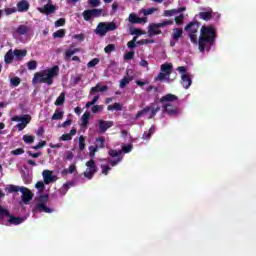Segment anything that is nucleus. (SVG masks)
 <instances>
[{
    "label": "nucleus",
    "mask_w": 256,
    "mask_h": 256,
    "mask_svg": "<svg viewBox=\"0 0 256 256\" xmlns=\"http://www.w3.org/2000/svg\"><path fill=\"white\" fill-rule=\"evenodd\" d=\"M100 61L101 60L99 58H94L88 62L87 67H89V68L95 67L96 65H99Z\"/></svg>",
    "instance_id": "47"
},
{
    "label": "nucleus",
    "mask_w": 256,
    "mask_h": 256,
    "mask_svg": "<svg viewBox=\"0 0 256 256\" xmlns=\"http://www.w3.org/2000/svg\"><path fill=\"white\" fill-rule=\"evenodd\" d=\"M91 7H99L101 5V0H88Z\"/></svg>",
    "instance_id": "60"
},
{
    "label": "nucleus",
    "mask_w": 256,
    "mask_h": 256,
    "mask_svg": "<svg viewBox=\"0 0 256 256\" xmlns=\"http://www.w3.org/2000/svg\"><path fill=\"white\" fill-rule=\"evenodd\" d=\"M78 141H79V150L84 151V149H85V137L80 136Z\"/></svg>",
    "instance_id": "50"
},
{
    "label": "nucleus",
    "mask_w": 256,
    "mask_h": 256,
    "mask_svg": "<svg viewBox=\"0 0 256 256\" xmlns=\"http://www.w3.org/2000/svg\"><path fill=\"white\" fill-rule=\"evenodd\" d=\"M108 111H122L123 110V106L120 103H114L113 105H109L107 107Z\"/></svg>",
    "instance_id": "35"
},
{
    "label": "nucleus",
    "mask_w": 256,
    "mask_h": 256,
    "mask_svg": "<svg viewBox=\"0 0 256 256\" xmlns=\"http://www.w3.org/2000/svg\"><path fill=\"white\" fill-rule=\"evenodd\" d=\"M4 13L6 15H13V13H17V8H5Z\"/></svg>",
    "instance_id": "61"
},
{
    "label": "nucleus",
    "mask_w": 256,
    "mask_h": 256,
    "mask_svg": "<svg viewBox=\"0 0 256 256\" xmlns=\"http://www.w3.org/2000/svg\"><path fill=\"white\" fill-rule=\"evenodd\" d=\"M99 133H105L108 129L113 127V121L98 120Z\"/></svg>",
    "instance_id": "12"
},
{
    "label": "nucleus",
    "mask_w": 256,
    "mask_h": 256,
    "mask_svg": "<svg viewBox=\"0 0 256 256\" xmlns=\"http://www.w3.org/2000/svg\"><path fill=\"white\" fill-rule=\"evenodd\" d=\"M115 29H117V24H115V22H100L97 25L95 33L100 37H105L108 31H115Z\"/></svg>",
    "instance_id": "5"
},
{
    "label": "nucleus",
    "mask_w": 256,
    "mask_h": 256,
    "mask_svg": "<svg viewBox=\"0 0 256 256\" xmlns=\"http://www.w3.org/2000/svg\"><path fill=\"white\" fill-rule=\"evenodd\" d=\"M39 13L42 15H53L57 11V7L53 4H45L44 7L38 8Z\"/></svg>",
    "instance_id": "10"
},
{
    "label": "nucleus",
    "mask_w": 256,
    "mask_h": 256,
    "mask_svg": "<svg viewBox=\"0 0 256 256\" xmlns=\"http://www.w3.org/2000/svg\"><path fill=\"white\" fill-rule=\"evenodd\" d=\"M46 145H47V141L42 140L36 146H33L32 149H34L35 151H38V149H43V147H45Z\"/></svg>",
    "instance_id": "48"
},
{
    "label": "nucleus",
    "mask_w": 256,
    "mask_h": 256,
    "mask_svg": "<svg viewBox=\"0 0 256 256\" xmlns=\"http://www.w3.org/2000/svg\"><path fill=\"white\" fill-rule=\"evenodd\" d=\"M163 31H161V27L158 23H152L148 26V35L149 37H153L155 35H161Z\"/></svg>",
    "instance_id": "11"
},
{
    "label": "nucleus",
    "mask_w": 256,
    "mask_h": 256,
    "mask_svg": "<svg viewBox=\"0 0 256 256\" xmlns=\"http://www.w3.org/2000/svg\"><path fill=\"white\" fill-rule=\"evenodd\" d=\"M199 27H201V22L192 21L184 28V31L188 33V37L193 45H197L198 43L197 33L199 31Z\"/></svg>",
    "instance_id": "4"
},
{
    "label": "nucleus",
    "mask_w": 256,
    "mask_h": 256,
    "mask_svg": "<svg viewBox=\"0 0 256 256\" xmlns=\"http://www.w3.org/2000/svg\"><path fill=\"white\" fill-rule=\"evenodd\" d=\"M75 169H77V167L75 166V164H72L69 166V169H65L64 170V173H70V174H73L75 173Z\"/></svg>",
    "instance_id": "64"
},
{
    "label": "nucleus",
    "mask_w": 256,
    "mask_h": 256,
    "mask_svg": "<svg viewBox=\"0 0 256 256\" xmlns=\"http://www.w3.org/2000/svg\"><path fill=\"white\" fill-rule=\"evenodd\" d=\"M175 22L173 21V20H164V21H162V22H160V23H158V26L160 27V29L162 28V27H167V26H169V25H173Z\"/></svg>",
    "instance_id": "43"
},
{
    "label": "nucleus",
    "mask_w": 256,
    "mask_h": 256,
    "mask_svg": "<svg viewBox=\"0 0 256 256\" xmlns=\"http://www.w3.org/2000/svg\"><path fill=\"white\" fill-rule=\"evenodd\" d=\"M42 176H43L45 185H49V183H52V181H53V172L52 171L44 170L42 172Z\"/></svg>",
    "instance_id": "18"
},
{
    "label": "nucleus",
    "mask_w": 256,
    "mask_h": 256,
    "mask_svg": "<svg viewBox=\"0 0 256 256\" xmlns=\"http://www.w3.org/2000/svg\"><path fill=\"white\" fill-rule=\"evenodd\" d=\"M86 167L87 169L84 172V177H86V179H93L94 175L98 171L97 165L95 164V160L90 159L89 161H87Z\"/></svg>",
    "instance_id": "7"
},
{
    "label": "nucleus",
    "mask_w": 256,
    "mask_h": 256,
    "mask_svg": "<svg viewBox=\"0 0 256 256\" xmlns=\"http://www.w3.org/2000/svg\"><path fill=\"white\" fill-rule=\"evenodd\" d=\"M91 117V113L85 112L82 115V127H87L89 125V118Z\"/></svg>",
    "instance_id": "37"
},
{
    "label": "nucleus",
    "mask_w": 256,
    "mask_h": 256,
    "mask_svg": "<svg viewBox=\"0 0 256 256\" xmlns=\"http://www.w3.org/2000/svg\"><path fill=\"white\" fill-rule=\"evenodd\" d=\"M29 1L27 0H21L20 2L17 3V9L16 11H19V13H25L29 11Z\"/></svg>",
    "instance_id": "16"
},
{
    "label": "nucleus",
    "mask_w": 256,
    "mask_h": 256,
    "mask_svg": "<svg viewBox=\"0 0 256 256\" xmlns=\"http://www.w3.org/2000/svg\"><path fill=\"white\" fill-rule=\"evenodd\" d=\"M66 23L65 18H60L55 21V27H63Z\"/></svg>",
    "instance_id": "59"
},
{
    "label": "nucleus",
    "mask_w": 256,
    "mask_h": 256,
    "mask_svg": "<svg viewBox=\"0 0 256 256\" xmlns=\"http://www.w3.org/2000/svg\"><path fill=\"white\" fill-rule=\"evenodd\" d=\"M31 31V28L27 25H19L16 29L18 35H27Z\"/></svg>",
    "instance_id": "26"
},
{
    "label": "nucleus",
    "mask_w": 256,
    "mask_h": 256,
    "mask_svg": "<svg viewBox=\"0 0 256 256\" xmlns=\"http://www.w3.org/2000/svg\"><path fill=\"white\" fill-rule=\"evenodd\" d=\"M22 140L26 145H31L32 143H35V136L26 134L22 137Z\"/></svg>",
    "instance_id": "34"
},
{
    "label": "nucleus",
    "mask_w": 256,
    "mask_h": 256,
    "mask_svg": "<svg viewBox=\"0 0 256 256\" xmlns=\"http://www.w3.org/2000/svg\"><path fill=\"white\" fill-rule=\"evenodd\" d=\"M65 97H66L65 92H61L59 97L56 99L54 105H56V107H61V105L65 103Z\"/></svg>",
    "instance_id": "28"
},
{
    "label": "nucleus",
    "mask_w": 256,
    "mask_h": 256,
    "mask_svg": "<svg viewBox=\"0 0 256 256\" xmlns=\"http://www.w3.org/2000/svg\"><path fill=\"white\" fill-rule=\"evenodd\" d=\"M108 90L109 87L107 85L101 86L100 84H96V86L90 89L89 97H91V95H95V93H104V91Z\"/></svg>",
    "instance_id": "14"
},
{
    "label": "nucleus",
    "mask_w": 256,
    "mask_h": 256,
    "mask_svg": "<svg viewBox=\"0 0 256 256\" xmlns=\"http://www.w3.org/2000/svg\"><path fill=\"white\" fill-rule=\"evenodd\" d=\"M159 11L158 8H148V9H142V13L145 17H147V15H153V13Z\"/></svg>",
    "instance_id": "39"
},
{
    "label": "nucleus",
    "mask_w": 256,
    "mask_h": 256,
    "mask_svg": "<svg viewBox=\"0 0 256 256\" xmlns=\"http://www.w3.org/2000/svg\"><path fill=\"white\" fill-rule=\"evenodd\" d=\"M121 153H122L121 151L111 149L109 150L108 155H110V157L115 158V157H121Z\"/></svg>",
    "instance_id": "49"
},
{
    "label": "nucleus",
    "mask_w": 256,
    "mask_h": 256,
    "mask_svg": "<svg viewBox=\"0 0 256 256\" xmlns=\"http://www.w3.org/2000/svg\"><path fill=\"white\" fill-rule=\"evenodd\" d=\"M183 37V29L181 28H173L171 39L172 41L179 42V40Z\"/></svg>",
    "instance_id": "17"
},
{
    "label": "nucleus",
    "mask_w": 256,
    "mask_h": 256,
    "mask_svg": "<svg viewBox=\"0 0 256 256\" xmlns=\"http://www.w3.org/2000/svg\"><path fill=\"white\" fill-rule=\"evenodd\" d=\"M20 193H22V202L27 205L33 199V192L29 190V188L22 186L20 189Z\"/></svg>",
    "instance_id": "9"
},
{
    "label": "nucleus",
    "mask_w": 256,
    "mask_h": 256,
    "mask_svg": "<svg viewBox=\"0 0 256 256\" xmlns=\"http://www.w3.org/2000/svg\"><path fill=\"white\" fill-rule=\"evenodd\" d=\"M14 55L16 56V59H23V57H27V50H14Z\"/></svg>",
    "instance_id": "33"
},
{
    "label": "nucleus",
    "mask_w": 256,
    "mask_h": 256,
    "mask_svg": "<svg viewBox=\"0 0 256 256\" xmlns=\"http://www.w3.org/2000/svg\"><path fill=\"white\" fill-rule=\"evenodd\" d=\"M104 109V106L103 105H92V108H91V112L93 114H97V113H100V111H103Z\"/></svg>",
    "instance_id": "42"
},
{
    "label": "nucleus",
    "mask_w": 256,
    "mask_h": 256,
    "mask_svg": "<svg viewBox=\"0 0 256 256\" xmlns=\"http://www.w3.org/2000/svg\"><path fill=\"white\" fill-rule=\"evenodd\" d=\"M150 119H153V117H155V115H157V113H159V111H161V107L157 106L156 108H153L150 110Z\"/></svg>",
    "instance_id": "54"
},
{
    "label": "nucleus",
    "mask_w": 256,
    "mask_h": 256,
    "mask_svg": "<svg viewBox=\"0 0 256 256\" xmlns=\"http://www.w3.org/2000/svg\"><path fill=\"white\" fill-rule=\"evenodd\" d=\"M217 41V29L212 25H203L200 29V36L197 42L198 49L201 53L211 51Z\"/></svg>",
    "instance_id": "1"
},
{
    "label": "nucleus",
    "mask_w": 256,
    "mask_h": 256,
    "mask_svg": "<svg viewBox=\"0 0 256 256\" xmlns=\"http://www.w3.org/2000/svg\"><path fill=\"white\" fill-rule=\"evenodd\" d=\"M105 53H112V51H115V44H108L104 48Z\"/></svg>",
    "instance_id": "58"
},
{
    "label": "nucleus",
    "mask_w": 256,
    "mask_h": 256,
    "mask_svg": "<svg viewBox=\"0 0 256 256\" xmlns=\"http://www.w3.org/2000/svg\"><path fill=\"white\" fill-rule=\"evenodd\" d=\"M199 17L203 21H211V19H213V14L211 12H200Z\"/></svg>",
    "instance_id": "30"
},
{
    "label": "nucleus",
    "mask_w": 256,
    "mask_h": 256,
    "mask_svg": "<svg viewBox=\"0 0 256 256\" xmlns=\"http://www.w3.org/2000/svg\"><path fill=\"white\" fill-rule=\"evenodd\" d=\"M131 81H133V79L131 77H124L120 81V88L125 89V87H127V85H129V83H131Z\"/></svg>",
    "instance_id": "38"
},
{
    "label": "nucleus",
    "mask_w": 256,
    "mask_h": 256,
    "mask_svg": "<svg viewBox=\"0 0 256 256\" xmlns=\"http://www.w3.org/2000/svg\"><path fill=\"white\" fill-rule=\"evenodd\" d=\"M11 121L18 123L16 125L18 131H23V129H25V127H27V125L31 123V115L29 114H24L21 116L16 115L11 118Z\"/></svg>",
    "instance_id": "6"
},
{
    "label": "nucleus",
    "mask_w": 256,
    "mask_h": 256,
    "mask_svg": "<svg viewBox=\"0 0 256 256\" xmlns=\"http://www.w3.org/2000/svg\"><path fill=\"white\" fill-rule=\"evenodd\" d=\"M35 210L40 213H53V208L47 207V204H36Z\"/></svg>",
    "instance_id": "19"
},
{
    "label": "nucleus",
    "mask_w": 256,
    "mask_h": 256,
    "mask_svg": "<svg viewBox=\"0 0 256 256\" xmlns=\"http://www.w3.org/2000/svg\"><path fill=\"white\" fill-rule=\"evenodd\" d=\"M77 135V129L73 128L70 130V133L63 134L61 136L62 141H71L73 139V136Z\"/></svg>",
    "instance_id": "22"
},
{
    "label": "nucleus",
    "mask_w": 256,
    "mask_h": 256,
    "mask_svg": "<svg viewBox=\"0 0 256 256\" xmlns=\"http://www.w3.org/2000/svg\"><path fill=\"white\" fill-rule=\"evenodd\" d=\"M128 21L132 25H137L140 23H147V18H139V16H137L136 14L131 13L128 17Z\"/></svg>",
    "instance_id": "13"
},
{
    "label": "nucleus",
    "mask_w": 256,
    "mask_h": 256,
    "mask_svg": "<svg viewBox=\"0 0 256 256\" xmlns=\"http://www.w3.org/2000/svg\"><path fill=\"white\" fill-rule=\"evenodd\" d=\"M183 19H185V16L183 14H180L179 16H176L174 21L176 25H183Z\"/></svg>",
    "instance_id": "52"
},
{
    "label": "nucleus",
    "mask_w": 256,
    "mask_h": 256,
    "mask_svg": "<svg viewBox=\"0 0 256 256\" xmlns=\"http://www.w3.org/2000/svg\"><path fill=\"white\" fill-rule=\"evenodd\" d=\"M151 109H153V106H146L144 107L142 110L138 111L135 119H141V117H144V115H147L149 111H151Z\"/></svg>",
    "instance_id": "24"
},
{
    "label": "nucleus",
    "mask_w": 256,
    "mask_h": 256,
    "mask_svg": "<svg viewBox=\"0 0 256 256\" xmlns=\"http://www.w3.org/2000/svg\"><path fill=\"white\" fill-rule=\"evenodd\" d=\"M65 33H66L65 29H59L56 32H54L52 35L54 39H63V37H65Z\"/></svg>",
    "instance_id": "36"
},
{
    "label": "nucleus",
    "mask_w": 256,
    "mask_h": 256,
    "mask_svg": "<svg viewBox=\"0 0 256 256\" xmlns=\"http://www.w3.org/2000/svg\"><path fill=\"white\" fill-rule=\"evenodd\" d=\"M0 217H11V213L9 210L3 208V206H0Z\"/></svg>",
    "instance_id": "46"
},
{
    "label": "nucleus",
    "mask_w": 256,
    "mask_h": 256,
    "mask_svg": "<svg viewBox=\"0 0 256 256\" xmlns=\"http://www.w3.org/2000/svg\"><path fill=\"white\" fill-rule=\"evenodd\" d=\"M123 153H131L133 151V144H128L122 147Z\"/></svg>",
    "instance_id": "57"
},
{
    "label": "nucleus",
    "mask_w": 256,
    "mask_h": 256,
    "mask_svg": "<svg viewBox=\"0 0 256 256\" xmlns=\"http://www.w3.org/2000/svg\"><path fill=\"white\" fill-rule=\"evenodd\" d=\"M101 13H103L101 9H88L83 11L82 17L84 21H91L93 17H101Z\"/></svg>",
    "instance_id": "8"
},
{
    "label": "nucleus",
    "mask_w": 256,
    "mask_h": 256,
    "mask_svg": "<svg viewBox=\"0 0 256 256\" xmlns=\"http://www.w3.org/2000/svg\"><path fill=\"white\" fill-rule=\"evenodd\" d=\"M102 173L103 175H109V171H111V167H109L108 165H102Z\"/></svg>",
    "instance_id": "63"
},
{
    "label": "nucleus",
    "mask_w": 256,
    "mask_h": 256,
    "mask_svg": "<svg viewBox=\"0 0 256 256\" xmlns=\"http://www.w3.org/2000/svg\"><path fill=\"white\" fill-rule=\"evenodd\" d=\"M81 50L79 48H74L72 49H68L65 51L64 54V59L65 61H69V59H71V57H73V55H75V53H79Z\"/></svg>",
    "instance_id": "23"
},
{
    "label": "nucleus",
    "mask_w": 256,
    "mask_h": 256,
    "mask_svg": "<svg viewBox=\"0 0 256 256\" xmlns=\"http://www.w3.org/2000/svg\"><path fill=\"white\" fill-rule=\"evenodd\" d=\"M89 151V156L93 159V157H95V153L99 151V148H97V146H90Z\"/></svg>",
    "instance_id": "53"
},
{
    "label": "nucleus",
    "mask_w": 256,
    "mask_h": 256,
    "mask_svg": "<svg viewBox=\"0 0 256 256\" xmlns=\"http://www.w3.org/2000/svg\"><path fill=\"white\" fill-rule=\"evenodd\" d=\"M63 115H65V112L59 110V108H57L54 112V114L52 115V121H61V119H63Z\"/></svg>",
    "instance_id": "27"
},
{
    "label": "nucleus",
    "mask_w": 256,
    "mask_h": 256,
    "mask_svg": "<svg viewBox=\"0 0 256 256\" xmlns=\"http://www.w3.org/2000/svg\"><path fill=\"white\" fill-rule=\"evenodd\" d=\"M13 59H15V52L9 50L4 56V61L7 65H10V63H13Z\"/></svg>",
    "instance_id": "25"
},
{
    "label": "nucleus",
    "mask_w": 256,
    "mask_h": 256,
    "mask_svg": "<svg viewBox=\"0 0 256 256\" xmlns=\"http://www.w3.org/2000/svg\"><path fill=\"white\" fill-rule=\"evenodd\" d=\"M10 85H12V87H19V85H21V78L19 77H14L10 79Z\"/></svg>",
    "instance_id": "41"
},
{
    "label": "nucleus",
    "mask_w": 256,
    "mask_h": 256,
    "mask_svg": "<svg viewBox=\"0 0 256 256\" xmlns=\"http://www.w3.org/2000/svg\"><path fill=\"white\" fill-rule=\"evenodd\" d=\"M193 81L191 80V76L189 74L181 75V85L184 89H189L191 87Z\"/></svg>",
    "instance_id": "15"
},
{
    "label": "nucleus",
    "mask_w": 256,
    "mask_h": 256,
    "mask_svg": "<svg viewBox=\"0 0 256 256\" xmlns=\"http://www.w3.org/2000/svg\"><path fill=\"white\" fill-rule=\"evenodd\" d=\"M49 203V194L40 195L37 205H47Z\"/></svg>",
    "instance_id": "29"
},
{
    "label": "nucleus",
    "mask_w": 256,
    "mask_h": 256,
    "mask_svg": "<svg viewBox=\"0 0 256 256\" xmlns=\"http://www.w3.org/2000/svg\"><path fill=\"white\" fill-rule=\"evenodd\" d=\"M179 101V97L175 94H166L160 98V103H162L163 113H167L170 117H177L179 115V108L173 106L171 103Z\"/></svg>",
    "instance_id": "3"
},
{
    "label": "nucleus",
    "mask_w": 256,
    "mask_h": 256,
    "mask_svg": "<svg viewBox=\"0 0 256 256\" xmlns=\"http://www.w3.org/2000/svg\"><path fill=\"white\" fill-rule=\"evenodd\" d=\"M162 73H165V75H171V73L173 72V65L172 64H169V63H165V64H162L161 67H160Z\"/></svg>",
    "instance_id": "21"
},
{
    "label": "nucleus",
    "mask_w": 256,
    "mask_h": 256,
    "mask_svg": "<svg viewBox=\"0 0 256 256\" xmlns=\"http://www.w3.org/2000/svg\"><path fill=\"white\" fill-rule=\"evenodd\" d=\"M176 13H177L176 9L165 10L163 15H164V17H173V15H176Z\"/></svg>",
    "instance_id": "51"
},
{
    "label": "nucleus",
    "mask_w": 256,
    "mask_h": 256,
    "mask_svg": "<svg viewBox=\"0 0 256 256\" xmlns=\"http://www.w3.org/2000/svg\"><path fill=\"white\" fill-rule=\"evenodd\" d=\"M144 32L143 30L139 29V28H134L132 31H131V35H137L138 37L143 35Z\"/></svg>",
    "instance_id": "62"
},
{
    "label": "nucleus",
    "mask_w": 256,
    "mask_h": 256,
    "mask_svg": "<svg viewBox=\"0 0 256 256\" xmlns=\"http://www.w3.org/2000/svg\"><path fill=\"white\" fill-rule=\"evenodd\" d=\"M97 149H104L105 148V137L101 136L96 138V145Z\"/></svg>",
    "instance_id": "32"
},
{
    "label": "nucleus",
    "mask_w": 256,
    "mask_h": 256,
    "mask_svg": "<svg viewBox=\"0 0 256 256\" xmlns=\"http://www.w3.org/2000/svg\"><path fill=\"white\" fill-rule=\"evenodd\" d=\"M57 75H59V66L55 65L47 70L36 72L32 79V83H34V85L37 83H47V85H51L53 83V79H55Z\"/></svg>",
    "instance_id": "2"
},
{
    "label": "nucleus",
    "mask_w": 256,
    "mask_h": 256,
    "mask_svg": "<svg viewBox=\"0 0 256 256\" xmlns=\"http://www.w3.org/2000/svg\"><path fill=\"white\" fill-rule=\"evenodd\" d=\"M156 131V127L155 125H152L149 129V131H145L143 133L142 139H149L150 137H152L153 133H155Z\"/></svg>",
    "instance_id": "31"
},
{
    "label": "nucleus",
    "mask_w": 256,
    "mask_h": 256,
    "mask_svg": "<svg viewBox=\"0 0 256 256\" xmlns=\"http://www.w3.org/2000/svg\"><path fill=\"white\" fill-rule=\"evenodd\" d=\"M7 191H8V193H17V192L21 191V187L15 186V185H10L7 188Z\"/></svg>",
    "instance_id": "44"
},
{
    "label": "nucleus",
    "mask_w": 256,
    "mask_h": 256,
    "mask_svg": "<svg viewBox=\"0 0 256 256\" xmlns=\"http://www.w3.org/2000/svg\"><path fill=\"white\" fill-rule=\"evenodd\" d=\"M100 96L96 95L94 96V98L92 99V101H88L85 105L86 109H89V107H93V105L97 104V101H99Z\"/></svg>",
    "instance_id": "40"
},
{
    "label": "nucleus",
    "mask_w": 256,
    "mask_h": 256,
    "mask_svg": "<svg viewBox=\"0 0 256 256\" xmlns=\"http://www.w3.org/2000/svg\"><path fill=\"white\" fill-rule=\"evenodd\" d=\"M27 67L30 71H35L37 69V61L31 60L27 63Z\"/></svg>",
    "instance_id": "45"
},
{
    "label": "nucleus",
    "mask_w": 256,
    "mask_h": 256,
    "mask_svg": "<svg viewBox=\"0 0 256 256\" xmlns=\"http://www.w3.org/2000/svg\"><path fill=\"white\" fill-rule=\"evenodd\" d=\"M135 43H137V37H134L131 41H129L128 43H127V47L129 48V49H135V47H136V44Z\"/></svg>",
    "instance_id": "56"
},
{
    "label": "nucleus",
    "mask_w": 256,
    "mask_h": 256,
    "mask_svg": "<svg viewBox=\"0 0 256 256\" xmlns=\"http://www.w3.org/2000/svg\"><path fill=\"white\" fill-rule=\"evenodd\" d=\"M23 153H25V149H23V148H17L15 150L11 151V155H15V156L23 155Z\"/></svg>",
    "instance_id": "55"
},
{
    "label": "nucleus",
    "mask_w": 256,
    "mask_h": 256,
    "mask_svg": "<svg viewBox=\"0 0 256 256\" xmlns=\"http://www.w3.org/2000/svg\"><path fill=\"white\" fill-rule=\"evenodd\" d=\"M8 217H9L8 222L11 225H21V223H23V221H25V219L23 217H15L14 215H11V214Z\"/></svg>",
    "instance_id": "20"
}]
</instances>
